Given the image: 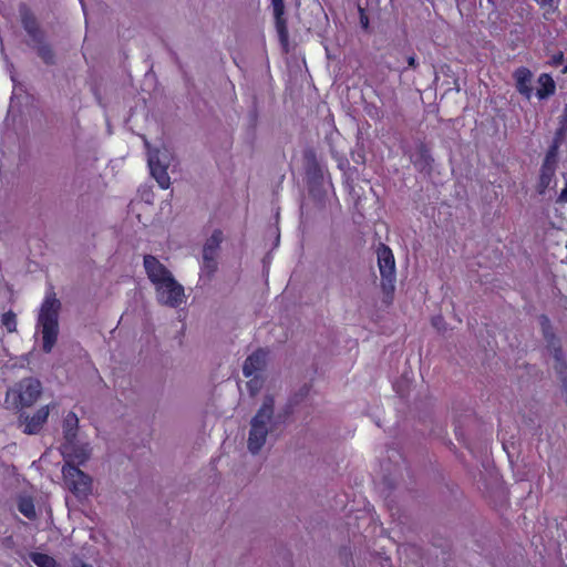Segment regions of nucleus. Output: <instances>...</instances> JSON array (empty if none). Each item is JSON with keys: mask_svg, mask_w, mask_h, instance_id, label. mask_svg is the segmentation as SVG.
I'll use <instances>...</instances> for the list:
<instances>
[{"mask_svg": "<svg viewBox=\"0 0 567 567\" xmlns=\"http://www.w3.org/2000/svg\"><path fill=\"white\" fill-rule=\"evenodd\" d=\"M50 414V406L44 405L37 410L32 415L21 414L20 426L25 434H38L45 424Z\"/></svg>", "mask_w": 567, "mask_h": 567, "instance_id": "9", "label": "nucleus"}, {"mask_svg": "<svg viewBox=\"0 0 567 567\" xmlns=\"http://www.w3.org/2000/svg\"><path fill=\"white\" fill-rule=\"evenodd\" d=\"M378 261L381 276L389 281H392L395 272V261L391 250L388 247H382L378 252Z\"/></svg>", "mask_w": 567, "mask_h": 567, "instance_id": "12", "label": "nucleus"}, {"mask_svg": "<svg viewBox=\"0 0 567 567\" xmlns=\"http://www.w3.org/2000/svg\"><path fill=\"white\" fill-rule=\"evenodd\" d=\"M275 427L274 399L266 396L261 406L250 420L247 436L248 451L254 455L258 454L266 445Z\"/></svg>", "mask_w": 567, "mask_h": 567, "instance_id": "2", "label": "nucleus"}, {"mask_svg": "<svg viewBox=\"0 0 567 567\" xmlns=\"http://www.w3.org/2000/svg\"><path fill=\"white\" fill-rule=\"evenodd\" d=\"M251 379L247 382V386L251 394H255L261 386V381L258 375L250 377Z\"/></svg>", "mask_w": 567, "mask_h": 567, "instance_id": "22", "label": "nucleus"}, {"mask_svg": "<svg viewBox=\"0 0 567 567\" xmlns=\"http://www.w3.org/2000/svg\"><path fill=\"white\" fill-rule=\"evenodd\" d=\"M558 202L567 203V185L563 188V190L558 197Z\"/></svg>", "mask_w": 567, "mask_h": 567, "instance_id": "24", "label": "nucleus"}, {"mask_svg": "<svg viewBox=\"0 0 567 567\" xmlns=\"http://www.w3.org/2000/svg\"><path fill=\"white\" fill-rule=\"evenodd\" d=\"M172 161L173 155L165 146L156 150H148L147 162L151 174L163 189H167L171 186V178L167 174V168Z\"/></svg>", "mask_w": 567, "mask_h": 567, "instance_id": "5", "label": "nucleus"}, {"mask_svg": "<svg viewBox=\"0 0 567 567\" xmlns=\"http://www.w3.org/2000/svg\"><path fill=\"white\" fill-rule=\"evenodd\" d=\"M61 303L53 292H47L39 309L37 330L42 338V350L51 352L59 336Z\"/></svg>", "mask_w": 567, "mask_h": 567, "instance_id": "3", "label": "nucleus"}, {"mask_svg": "<svg viewBox=\"0 0 567 567\" xmlns=\"http://www.w3.org/2000/svg\"><path fill=\"white\" fill-rule=\"evenodd\" d=\"M78 425H79V419L73 413L70 412L64 419L63 422V435H64V442H70L76 439H80L78 436Z\"/></svg>", "mask_w": 567, "mask_h": 567, "instance_id": "17", "label": "nucleus"}, {"mask_svg": "<svg viewBox=\"0 0 567 567\" xmlns=\"http://www.w3.org/2000/svg\"><path fill=\"white\" fill-rule=\"evenodd\" d=\"M266 362V352L262 350H257L251 353L244 362L243 372L246 378H250L252 375H257L259 371L264 368Z\"/></svg>", "mask_w": 567, "mask_h": 567, "instance_id": "14", "label": "nucleus"}, {"mask_svg": "<svg viewBox=\"0 0 567 567\" xmlns=\"http://www.w3.org/2000/svg\"><path fill=\"white\" fill-rule=\"evenodd\" d=\"M42 392L41 383L32 378L24 379L7 392V403L16 408L33 405Z\"/></svg>", "mask_w": 567, "mask_h": 567, "instance_id": "4", "label": "nucleus"}, {"mask_svg": "<svg viewBox=\"0 0 567 567\" xmlns=\"http://www.w3.org/2000/svg\"><path fill=\"white\" fill-rule=\"evenodd\" d=\"M61 452L65 460V464L83 465L92 454V446L90 442L82 439H76L70 442H64L61 445Z\"/></svg>", "mask_w": 567, "mask_h": 567, "instance_id": "7", "label": "nucleus"}, {"mask_svg": "<svg viewBox=\"0 0 567 567\" xmlns=\"http://www.w3.org/2000/svg\"><path fill=\"white\" fill-rule=\"evenodd\" d=\"M555 161L547 156L542 165L539 178L536 184V190L539 195H544L546 190L555 184Z\"/></svg>", "mask_w": 567, "mask_h": 567, "instance_id": "10", "label": "nucleus"}, {"mask_svg": "<svg viewBox=\"0 0 567 567\" xmlns=\"http://www.w3.org/2000/svg\"><path fill=\"white\" fill-rule=\"evenodd\" d=\"M144 268L148 280L154 286L155 297L159 305L177 308L186 301L184 287L156 257L145 256Z\"/></svg>", "mask_w": 567, "mask_h": 567, "instance_id": "1", "label": "nucleus"}, {"mask_svg": "<svg viewBox=\"0 0 567 567\" xmlns=\"http://www.w3.org/2000/svg\"><path fill=\"white\" fill-rule=\"evenodd\" d=\"M39 55L47 62L51 63L53 60V52L48 45H41L39 48Z\"/></svg>", "mask_w": 567, "mask_h": 567, "instance_id": "21", "label": "nucleus"}, {"mask_svg": "<svg viewBox=\"0 0 567 567\" xmlns=\"http://www.w3.org/2000/svg\"><path fill=\"white\" fill-rule=\"evenodd\" d=\"M408 64L410 68H413V69L416 68L417 63H416V59L414 55L408 58Z\"/></svg>", "mask_w": 567, "mask_h": 567, "instance_id": "25", "label": "nucleus"}, {"mask_svg": "<svg viewBox=\"0 0 567 567\" xmlns=\"http://www.w3.org/2000/svg\"><path fill=\"white\" fill-rule=\"evenodd\" d=\"M538 89L536 92V95L538 99L543 100L546 99L555 93L556 84L553 78L547 74L543 73L538 76Z\"/></svg>", "mask_w": 567, "mask_h": 567, "instance_id": "16", "label": "nucleus"}, {"mask_svg": "<svg viewBox=\"0 0 567 567\" xmlns=\"http://www.w3.org/2000/svg\"><path fill=\"white\" fill-rule=\"evenodd\" d=\"M514 79L516 82L517 91L524 95L527 100H529L533 95V74L526 68H519L514 72Z\"/></svg>", "mask_w": 567, "mask_h": 567, "instance_id": "13", "label": "nucleus"}, {"mask_svg": "<svg viewBox=\"0 0 567 567\" xmlns=\"http://www.w3.org/2000/svg\"><path fill=\"white\" fill-rule=\"evenodd\" d=\"M548 352L549 357L553 360V367L557 373L564 374L567 370V363L565 360L564 352L560 348V344L557 340H551L548 343Z\"/></svg>", "mask_w": 567, "mask_h": 567, "instance_id": "15", "label": "nucleus"}, {"mask_svg": "<svg viewBox=\"0 0 567 567\" xmlns=\"http://www.w3.org/2000/svg\"><path fill=\"white\" fill-rule=\"evenodd\" d=\"M24 28L29 33H33L35 31V22L33 20H30L28 18H24L23 20Z\"/></svg>", "mask_w": 567, "mask_h": 567, "instance_id": "23", "label": "nucleus"}, {"mask_svg": "<svg viewBox=\"0 0 567 567\" xmlns=\"http://www.w3.org/2000/svg\"><path fill=\"white\" fill-rule=\"evenodd\" d=\"M271 6L275 16V24L276 30L279 37V41L282 45H287L288 43V29L287 21L284 17L285 14V4L284 0H271Z\"/></svg>", "mask_w": 567, "mask_h": 567, "instance_id": "11", "label": "nucleus"}, {"mask_svg": "<svg viewBox=\"0 0 567 567\" xmlns=\"http://www.w3.org/2000/svg\"><path fill=\"white\" fill-rule=\"evenodd\" d=\"M223 233L220 230H215L210 237L207 238L203 247L202 275L212 277L217 270V257Z\"/></svg>", "mask_w": 567, "mask_h": 567, "instance_id": "8", "label": "nucleus"}, {"mask_svg": "<svg viewBox=\"0 0 567 567\" xmlns=\"http://www.w3.org/2000/svg\"><path fill=\"white\" fill-rule=\"evenodd\" d=\"M19 511L27 518H33L35 516L34 505L30 498L23 497L19 501Z\"/></svg>", "mask_w": 567, "mask_h": 567, "instance_id": "19", "label": "nucleus"}, {"mask_svg": "<svg viewBox=\"0 0 567 567\" xmlns=\"http://www.w3.org/2000/svg\"><path fill=\"white\" fill-rule=\"evenodd\" d=\"M81 567H92V566H90V565H82Z\"/></svg>", "mask_w": 567, "mask_h": 567, "instance_id": "27", "label": "nucleus"}, {"mask_svg": "<svg viewBox=\"0 0 567 567\" xmlns=\"http://www.w3.org/2000/svg\"><path fill=\"white\" fill-rule=\"evenodd\" d=\"M30 558L38 567H56L54 558L47 554L32 553Z\"/></svg>", "mask_w": 567, "mask_h": 567, "instance_id": "18", "label": "nucleus"}, {"mask_svg": "<svg viewBox=\"0 0 567 567\" xmlns=\"http://www.w3.org/2000/svg\"><path fill=\"white\" fill-rule=\"evenodd\" d=\"M62 474L69 489L79 498H85L92 493V478L78 466L65 464Z\"/></svg>", "mask_w": 567, "mask_h": 567, "instance_id": "6", "label": "nucleus"}, {"mask_svg": "<svg viewBox=\"0 0 567 567\" xmlns=\"http://www.w3.org/2000/svg\"><path fill=\"white\" fill-rule=\"evenodd\" d=\"M566 71H567V65H566Z\"/></svg>", "mask_w": 567, "mask_h": 567, "instance_id": "28", "label": "nucleus"}, {"mask_svg": "<svg viewBox=\"0 0 567 567\" xmlns=\"http://www.w3.org/2000/svg\"><path fill=\"white\" fill-rule=\"evenodd\" d=\"M1 322L8 332H14L17 330V318L12 311H8L2 315Z\"/></svg>", "mask_w": 567, "mask_h": 567, "instance_id": "20", "label": "nucleus"}, {"mask_svg": "<svg viewBox=\"0 0 567 567\" xmlns=\"http://www.w3.org/2000/svg\"><path fill=\"white\" fill-rule=\"evenodd\" d=\"M538 4L542 7L549 6L551 3V0H535Z\"/></svg>", "mask_w": 567, "mask_h": 567, "instance_id": "26", "label": "nucleus"}]
</instances>
